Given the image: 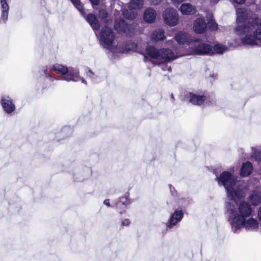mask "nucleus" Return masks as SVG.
Here are the masks:
<instances>
[{
	"label": "nucleus",
	"mask_w": 261,
	"mask_h": 261,
	"mask_svg": "<svg viewBox=\"0 0 261 261\" xmlns=\"http://www.w3.org/2000/svg\"><path fill=\"white\" fill-rule=\"evenodd\" d=\"M251 158L256 161L261 162V147L252 148Z\"/></svg>",
	"instance_id": "25"
},
{
	"label": "nucleus",
	"mask_w": 261,
	"mask_h": 261,
	"mask_svg": "<svg viewBox=\"0 0 261 261\" xmlns=\"http://www.w3.org/2000/svg\"><path fill=\"white\" fill-rule=\"evenodd\" d=\"M83 16L94 31H97L99 29V23L96 16L94 14L90 13L88 14L87 16H85L84 15Z\"/></svg>",
	"instance_id": "20"
},
{
	"label": "nucleus",
	"mask_w": 261,
	"mask_h": 261,
	"mask_svg": "<svg viewBox=\"0 0 261 261\" xmlns=\"http://www.w3.org/2000/svg\"><path fill=\"white\" fill-rule=\"evenodd\" d=\"M225 210L233 233H239L242 228L249 232L256 231L258 229V220L250 217L253 210L249 203L242 201L238 204L236 201L226 202Z\"/></svg>",
	"instance_id": "1"
},
{
	"label": "nucleus",
	"mask_w": 261,
	"mask_h": 261,
	"mask_svg": "<svg viewBox=\"0 0 261 261\" xmlns=\"http://www.w3.org/2000/svg\"><path fill=\"white\" fill-rule=\"evenodd\" d=\"M174 4H179L183 2L184 0H171Z\"/></svg>",
	"instance_id": "39"
},
{
	"label": "nucleus",
	"mask_w": 261,
	"mask_h": 261,
	"mask_svg": "<svg viewBox=\"0 0 261 261\" xmlns=\"http://www.w3.org/2000/svg\"><path fill=\"white\" fill-rule=\"evenodd\" d=\"M130 203L129 200L126 195L119 198L115 203V206L118 212L120 214L126 213L128 205Z\"/></svg>",
	"instance_id": "17"
},
{
	"label": "nucleus",
	"mask_w": 261,
	"mask_h": 261,
	"mask_svg": "<svg viewBox=\"0 0 261 261\" xmlns=\"http://www.w3.org/2000/svg\"><path fill=\"white\" fill-rule=\"evenodd\" d=\"M117 51L113 54L115 56H118V54L125 53L130 50H134L136 48V44L132 41H128L122 44L116 45Z\"/></svg>",
	"instance_id": "16"
},
{
	"label": "nucleus",
	"mask_w": 261,
	"mask_h": 261,
	"mask_svg": "<svg viewBox=\"0 0 261 261\" xmlns=\"http://www.w3.org/2000/svg\"><path fill=\"white\" fill-rule=\"evenodd\" d=\"M75 7L80 12L81 14L84 16L85 14L84 9L81 4L80 0H70Z\"/></svg>",
	"instance_id": "28"
},
{
	"label": "nucleus",
	"mask_w": 261,
	"mask_h": 261,
	"mask_svg": "<svg viewBox=\"0 0 261 261\" xmlns=\"http://www.w3.org/2000/svg\"><path fill=\"white\" fill-rule=\"evenodd\" d=\"M0 104L4 112L7 115H11L16 111L15 101L9 95H3L1 97Z\"/></svg>",
	"instance_id": "9"
},
{
	"label": "nucleus",
	"mask_w": 261,
	"mask_h": 261,
	"mask_svg": "<svg viewBox=\"0 0 261 261\" xmlns=\"http://www.w3.org/2000/svg\"><path fill=\"white\" fill-rule=\"evenodd\" d=\"M156 17V11L153 8H148L145 9L143 14L144 21L148 23L154 22Z\"/></svg>",
	"instance_id": "18"
},
{
	"label": "nucleus",
	"mask_w": 261,
	"mask_h": 261,
	"mask_svg": "<svg viewBox=\"0 0 261 261\" xmlns=\"http://www.w3.org/2000/svg\"><path fill=\"white\" fill-rule=\"evenodd\" d=\"M153 5H157L160 3L162 0H149Z\"/></svg>",
	"instance_id": "35"
},
{
	"label": "nucleus",
	"mask_w": 261,
	"mask_h": 261,
	"mask_svg": "<svg viewBox=\"0 0 261 261\" xmlns=\"http://www.w3.org/2000/svg\"><path fill=\"white\" fill-rule=\"evenodd\" d=\"M141 54L144 56L145 62H147L151 59L153 60V63L158 65L167 63L178 57L176 53L170 49H158L150 45H147L145 53H142Z\"/></svg>",
	"instance_id": "4"
},
{
	"label": "nucleus",
	"mask_w": 261,
	"mask_h": 261,
	"mask_svg": "<svg viewBox=\"0 0 261 261\" xmlns=\"http://www.w3.org/2000/svg\"><path fill=\"white\" fill-rule=\"evenodd\" d=\"M103 204L108 207H110L111 206L110 203V200L108 199L104 200Z\"/></svg>",
	"instance_id": "34"
},
{
	"label": "nucleus",
	"mask_w": 261,
	"mask_h": 261,
	"mask_svg": "<svg viewBox=\"0 0 261 261\" xmlns=\"http://www.w3.org/2000/svg\"><path fill=\"white\" fill-rule=\"evenodd\" d=\"M99 0H90L91 3L93 5H97Z\"/></svg>",
	"instance_id": "38"
},
{
	"label": "nucleus",
	"mask_w": 261,
	"mask_h": 261,
	"mask_svg": "<svg viewBox=\"0 0 261 261\" xmlns=\"http://www.w3.org/2000/svg\"><path fill=\"white\" fill-rule=\"evenodd\" d=\"M257 217L258 219L261 221V206L259 207L258 210Z\"/></svg>",
	"instance_id": "37"
},
{
	"label": "nucleus",
	"mask_w": 261,
	"mask_h": 261,
	"mask_svg": "<svg viewBox=\"0 0 261 261\" xmlns=\"http://www.w3.org/2000/svg\"><path fill=\"white\" fill-rule=\"evenodd\" d=\"M115 30L119 34L132 36L134 34V29L123 19L116 20L114 24Z\"/></svg>",
	"instance_id": "11"
},
{
	"label": "nucleus",
	"mask_w": 261,
	"mask_h": 261,
	"mask_svg": "<svg viewBox=\"0 0 261 261\" xmlns=\"http://www.w3.org/2000/svg\"><path fill=\"white\" fill-rule=\"evenodd\" d=\"M52 69L57 73L61 75V76L59 79L60 80L74 82L81 81L83 84L87 85V82L80 76L79 71L76 69L72 67L67 68L59 64L54 65Z\"/></svg>",
	"instance_id": "5"
},
{
	"label": "nucleus",
	"mask_w": 261,
	"mask_h": 261,
	"mask_svg": "<svg viewBox=\"0 0 261 261\" xmlns=\"http://www.w3.org/2000/svg\"><path fill=\"white\" fill-rule=\"evenodd\" d=\"M10 6L7 0H0V24H6L8 19Z\"/></svg>",
	"instance_id": "14"
},
{
	"label": "nucleus",
	"mask_w": 261,
	"mask_h": 261,
	"mask_svg": "<svg viewBox=\"0 0 261 261\" xmlns=\"http://www.w3.org/2000/svg\"><path fill=\"white\" fill-rule=\"evenodd\" d=\"M215 180L219 186H223L226 191L229 202L236 201L244 198L248 190L247 184L244 180H238L236 177L228 171L223 172Z\"/></svg>",
	"instance_id": "3"
},
{
	"label": "nucleus",
	"mask_w": 261,
	"mask_h": 261,
	"mask_svg": "<svg viewBox=\"0 0 261 261\" xmlns=\"http://www.w3.org/2000/svg\"><path fill=\"white\" fill-rule=\"evenodd\" d=\"M184 214L181 210H176L171 215L166 223V228L171 229L179 223L183 218Z\"/></svg>",
	"instance_id": "15"
},
{
	"label": "nucleus",
	"mask_w": 261,
	"mask_h": 261,
	"mask_svg": "<svg viewBox=\"0 0 261 261\" xmlns=\"http://www.w3.org/2000/svg\"><path fill=\"white\" fill-rule=\"evenodd\" d=\"M253 167L251 163L247 162L243 163L240 170V175L242 176H248L252 171Z\"/></svg>",
	"instance_id": "24"
},
{
	"label": "nucleus",
	"mask_w": 261,
	"mask_h": 261,
	"mask_svg": "<svg viewBox=\"0 0 261 261\" xmlns=\"http://www.w3.org/2000/svg\"><path fill=\"white\" fill-rule=\"evenodd\" d=\"M71 129L70 128H69L68 127H64L62 129L61 133L62 135H64L66 133H71Z\"/></svg>",
	"instance_id": "33"
},
{
	"label": "nucleus",
	"mask_w": 261,
	"mask_h": 261,
	"mask_svg": "<svg viewBox=\"0 0 261 261\" xmlns=\"http://www.w3.org/2000/svg\"><path fill=\"white\" fill-rule=\"evenodd\" d=\"M167 69H168L170 71V68H166Z\"/></svg>",
	"instance_id": "43"
},
{
	"label": "nucleus",
	"mask_w": 261,
	"mask_h": 261,
	"mask_svg": "<svg viewBox=\"0 0 261 261\" xmlns=\"http://www.w3.org/2000/svg\"><path fill=\"white\" fill-rule=\"evenodd\" d=\"M173 42V41H172V40H170V41H168V43H170V42Z\"/></svg>",
	"instance_id": "41"
},
{
	"label": "nucleus",
	"mask_w": 261,
	"mask_h": 261,
	"mask_svg": "<svg viewBox=\"0 0 261 261\" xmlns=\"http://www.w3.org/2000/svg\"><path fill=\"white\" fill-rule=\"evenodd\" d=\"M100 45L113 54L117 51V47L114 44L115 34L112 28L108 26L102 27L98 36Z\"/></svg>",
	"instance_id": "6"
},
{
	"label": "nucleus",
	"mask_w": 261,
	"mask_h": 261,
	"mask_svg": "<svg viewBox=\"0 0 261 261\" xmlns=\"http://www.w3.org/2000/svg\"><path fill=\"white\" fill-rule=\"evenodd\" d=\"M98 17L106 23H110L112 21L111 19L109 18L108 13L104 9H101L99 11Z\"/></svg>",
	"instance_id": "26"
},
{
	"label": "nucleus",
	"mask_w": 261,
	"mask_h": 261,
	"mask_svg": "<svg viewBox=\"0 0 261 261\" xmlns=\"http://www.w3.org/2000/svg\"><path fill=\"white\" fill-rule=\"evenodd\" d=\"M171 98H172L173 100H174V96H173V94H171Z\"/></svg>",
	"instance_id": "40"
},
{
	"label": "nucleus",
	"mask_w": 261,
	"mask_h": 261,
	"mask_svg": "<svg viewBox=\"0 0 261 261\" xmlns=\"http://www.w3.org/2000/svg\"><path fill=\"white\" fill-rule=\"evenodd\" d=\"M164 22L170 26H175L178 21V16L176 11L174 9H166L163 14Z\"/></svg>",
	"instance_id": "12"
},
{
	"label": "nucleus",
	"mask_w": 261,
	"mask_h": 261,
	"mask_svg": "<svg viewBox=\"0 0 261 261\" xmlns=\"http://www.w3.org/2000/svg\"><path fill=\"white\" fill-rule=\"evenodd\" d=\"M164 31L162 29H158L154 31L151 34L150 38L152 42H156L165 39Z\"/></svg>",
	"instance_id": "23"
},
{
	"label": "nucleus",
	"mask_w": 261,
	"mask_h": 261,
	"mask_svg": "<svg viewBox=\"0 0 261 261\" xmlns=\"http://www.w3.org/2000/svg\"><path fill=\"white\" fill-rule=\"evenodd\" d=\"M162 69H163V70H165V69L164 68V67H162Z\"/></svg>",
	"instance_id": "42"
},
{
	"label": "nucleus",
	"mask_w": 261,
	"mask_h": 261,
	"mask_svg": "<svg viewBox=\"0 0 261 261\" xmlns=\"http://www.w3.org/2000/svg\"><path fill=\"white\" fill-rule=\"evenodd\" d=\"M40 72L41 75L48 79L51 81H53V78L51 75L48 73V69L46 67H43L42 69L40 70Z\"/></svg>",
	"instance_id": "29"
},
{
	"label": "nucleus",
	"mask_w": 261,
	"mask_h": 261,
	"mask_svg": "<svg viewBox=\"0 0 261 261\" xmlns=\"http://www.w3.org/2000/svg\"><path fill=\"white\" fill-rule=\"evenodd\" d=\"M176 41L179 44H187L196 43L198 41V39L192 37L189 34L183 32H180L176 34L175 36Z\"/></svg>",
	"instance_id": "13"
},
{
	"label": "nucleus",
	"mask_w": 261,
	"mask_h": 261,
	"mask_svg": "<svg viewBox=\"0 0 261 261\" xmlns=\"http://www.w3.org/2000/svg\"><path fill=\"white\" fill-rule=\"evenodd\" d=\"M193 43V46H189V53L191 55H205L213 54L212 47L208 44L203 42Z\"/></svg>",
	"instance_id": "7"
},
{
	"label": "nucleus",
	"mask_w": 261,
	"mask_h": 261,
	"mask_svg": "<svg viewBox=\"0 0 261 261\" xmlns=\"http://www.w3.org/2000/svg\"><path fill=\"white\" fill-rule=\"evenodd\" d=\"M248 199L252 205H258L261 202V192L258 191H254L249 196Z\"/></svg>",
	"instance_id": "22"
},
{
	"label": "nucleus",
	"mask_w": 261,
	"mask_h": 261,
	"mask_svg": "<svg viewBox=\"0 0 261 261\" xmlns=\"http://www.w3.org/2000/svg\"><path fill=\"white\" fill-rule=\"evenodd\" d=\"M180 11L183 15H192L195 13L196 8L189 3H185L181 5Z\"/></svg>",
	"instance_id": "21"
},
{
	"label": "nucleus",
	"mask_w": 261,
	"mask_h": 261,
	"mask_svg": "<svg viewBox=\"0 0 261 261\" xmlns=\"http://www.w3.org/2000/svg\"><path fill=\"white\" fill-rule=\"evenodd\" d=\"M186 98L192 105L201 106L205 101L206 96L204 92L194 91L187 93Z\"/></svg>",
	"instance_id": "10"
},
{
	"label": "nucleus",
	"mask_w": 261,
	"mask_h": 261,
	"mask_svg": "<svg viewBox=\"0 0 261 261\" xmlns=\"http://www.w3.org/2000/svg\"><path fill=\"white\" fill-rule=\"evenodd\" d=\"M232 1H233V2H234L235 3H237L238 4H242L244 3H245V2L246 1V0H232Z\"/></svg>",
	"instance_id": "36"
},
{
	"label": "nucleus",
	"mask_w": 261,
	"mask_h": 261,
	"mask_svg": "<svg viewBox=\"0 0 261 261\" xmlns=\"http://www.w3.org/2000/svg\"><path fill=\"white\" fill-rule=\"evenodd\" d=\"M227 49V47L221 44H216L214 45V49L215 51L220 54H223L226 51Z\"/></svg>",
	"instance_id": "27"
},
{
	"label": "nucleus",
	"mask_w": 261,
	"mask_h": 261,
	"mask_svg": "<svg viewBox=\"0 0 261 261\" xmlns=\"http://www.w3.org/2000/svg\"><path fill=\"white\" fill-rule=\"evenodd\" d=\"M143 0H130L128 5L129 10H123V15L127 19H134L137 15L135 11L141 9L143 6Z\"/></svg>",
	"instance_id": "8"
},
{
	"label": "nucleus",
	"mask_w": 261,
	"mask_h": 261,
	"mask_svg": "<svg viewBox=\"0 0 261 261\" xmlns=\"http://www.w3.org/2000/svg\"><path fill=\"white\" fill-rule=\"evenodd\" d=\"M206 28V24L203 18L196 19L193 24L194 32L197 34H202L204 32Z\"/></svg>",
	"instance_id": "19"
},
{
	"label": "nucleus",
	"mask_w": 261,
	"mask_h": 261,
	"mask_svg": "<svg viewBox=\"0 0 261 261\" xmlns=\"http://www.w3.org/2000/svg\"><path fill=\"white\" fill-rule=\"evenodd\" d=\"M87 76L94 83H96L98 81L99 77L91 70H89L87 72Z\"/></svg>",
	"instance_id": "30"
},
{
	"label": "nucleus",
	"mask_w": 261,
	"mask_h": 261,
	"mask_svg": "<svg viewBox=\"0 0 261 261\" xmlns=\"http://www.w3.org/2000/svg\"><path fill=\"white\" fill-rule=\"evenodd\" d=\"M236 14L237 22H241L247 19V22L238 25L235 28L236 34L241 37L242 43L249 45L261 43V20L257 17L247 18L243 9H237Z\"/></svg>",
	"instance_id": "2"
},
{
	"label": "nucleus",
	"mask_w": 261,
	"mask_h": 261,
	"mask_svg": "<svg viewBox=\"0 0 261 261\" xmlns=\"http://www.w3.org/2000/svg\"><path fill=\"white\" fill-rule=\"evenodd\" d=\"M208 27L211 30L214 31L217 29V24L214 21H213V20H211L208 22Z\"/></svg>",
	"instance_id": "31"
},
{
	"label": "nucleus",
	"mask_w": 261,
	"mask_h": 261,
	"mask_svg": "<svg viewBox=\"0 0 261 261\" xmlns=\"http://www.w3.org/2000/svg\"><path fill=\"white\" fill-rule=\"evenodd\" d=\"M130 221L128 219H125L121 222V226H128L130 224Z\"/></svg>",
	"instance_id": "32"
}]
</instances>
